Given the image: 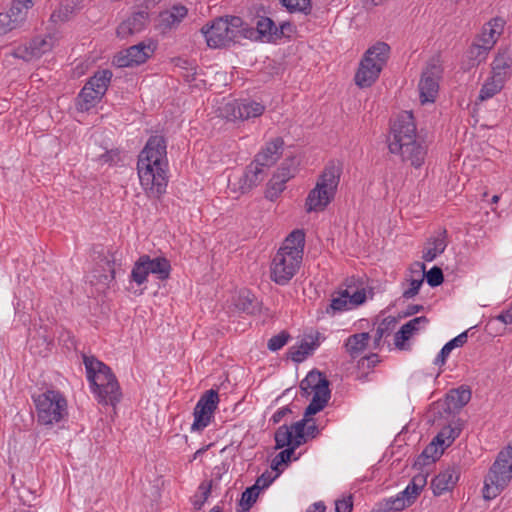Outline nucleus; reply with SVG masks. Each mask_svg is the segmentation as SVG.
Returning a JSON list of instances; mask_svg holds the SVG:
<instances>
[{
    "instance_id": "f257e3e1",
    "label": "nucleus",
    "mask_w": 512,
    "mask_h": 512,
    "mask_svg": "<svg viewBox=\"0 0 512 512\" xmlns=\"http://www.w3.org/2000/svg\"><path fill=\"white\" fill-rule=\"evenodd\" d=\"M167 144L163 136L149 137L138 156L140 184L149 198L160 199L168 185Z\"/></svg>"
},
{
    "instance_id": "f03ea898",
    "label": "nucleus",
    "mask_w": 512,
    "mask_h": 512,
    "mask_svg": "<svg viewBox=\"0 0 512 512\" xmlns=\"http://www.w3.org/2000/svg\"><path fill=\"white\" fill-rule=\"evenodd\" d=\"M388 148L398 154L403 161L416 168L425 160L426 148L417 140L416 124L412 112L403 111L391 124Z\"/></svg>"
},
{
    "instance_id": "7ed1b4c3",
    "label": "nucleus",
    "mask_w": 512,
    "mask_h": 512,
    "mask_svg": "<svg viewBox=\"0 0 512 512\" xmlns=\"http://www.w3.org/2000/svg\"><path fill=\"white\" fill-rule=\"evenodd\" d=\"M87 379L91 391L102 405L115 406L120 402L122 392L111 368L94 356L83 355Z\"/></svg>"
},
{
    "instance_id": "20e7f679",
    "label": "nucleus",
    "mask_w": 512,
    "mask_h": 512,
    "mask_svg": "<svg viewBox=\"0 0 512 512\" xmlns=\"http://www.w3.org/2000/svg\"><path fill=\"white\" fill-rule=\"evenodd\" d=\"M342 174V166L329 162L319 175L315 187L310 190L305 201L306 212L324 211L334 200Z\"/></svg>"
},
{
    "instance_id": "39448f33",
    "label": "nucleus",
    "mask_w": 512,
    "mask_h": 512,
    "mask_svg": "<svg viewBox=\"0 0 512 512\" xmlns=\"http://www.w3.org/2000/svg\"><path fill=\"white\" fill-rule=\"evenodd\" d=\"M390 47L385 42H377L371 46L360 61L355 74V84L360 88L372 86L386 65Z\"/></svg>"
},
{
    "instance_id": "423d86ee",
    "label": "nucleus",
    "mask_w": 512,
    "mask_h": 512,
    "mask_svg": "<svg viewBox=\"0 0 512 512\" xmlns=\"http://www.w3.org/2000/svg\"><path fill=\"white\" fill-rule=\"evenodd\" d=\"M512 479V446L502 449L484 480L483 497L496 498Z\"/></svg>"
},
{
    "instance_id": "0eeeda50",
    "label": "nucleus",
    "mask_w": 512,
    "mask_h": 512,
    "mask_svg": "<svg viewBox=\"0 0 512 512\" xmlns=\"http://www.w3.org/2000/svg\"><path fill=\"white\" fill-rule=\"evenodd\" d=\"M329 380L322 372L317 370L310 371L300 382L301 394L308 397L313 394L311 402L305 409V417H310L322 411L330 397Z\"/></svg>"
},
{
    "instance_id": "6e6552de",
    "label": "nucleus",
    "mask_w": 512,
    "mask_h": 512,
    "mask_svg": "<svg viewBox=\"0 0 512 512\" xmlns=\"http://www.w3.org/2000/svg\"><path fill=\"white\" fill-rule=\"evenodd\" d=\"M38 423L52 426L59 423L67 416V401L56 390H47L37 396H33Z\"/></svg>"
},
{
    "instance_id": "1a4fd4ad",
    "label": "nucleus",
    "mask_w": 512,
    "mask_h": 512,
    "mask_svg": "<svg viewBox=\"0 0 512 512\" xmlns=\"http://www.w3.org/2000/svg\"><path fill=\"white\" fill-rule=\"evenodd\" d=\"M171 264L163 256L151 258L149 255H141L135 262L131 271V280L142 285L147 281L149 274H153L157 279L165 281L170 278Z\"/></svg>"
},
{
    "instance_id": "9d476101",
    "label": "nucleus",
    "mask_w": 512,
    "mask_h": 512,
    "mask_svg": "<svg viewBox=\"0 0 512 512\" xmlns=\"http://www.w3.org/2000/svg\"><path fill=\"white\" fill-rule=\"evenodd\" d=\"M302 259L277 252L270 265V278L278 285H287L300 268Z\"/></svg>"
},
{
    "instance_id": "9b49d317",
    "label": "nucleus",
    "mask_w": 512,
    "mask_h": 512,
    "mask_svg": "<svg viewBox=\"0 0 512 512\" xmlns=\"http://www.w3.org/2000/svg\"><path fill=\"white\" fill-rule=\"evenodd\" d=\"M219 403V395L216 390H207L198 400L194 408V422L192 431H203L211 422L213 414Z\"/></svg>"
},
{
    "instance_id": "f8f14e48",
    "label": "nucleus",
    "mask_w": 512,
    "mask_h": 512,
    "mask_svg": "<svg viewBox=\"0 0 512 512\" xmlns=\"http://www.w3.org/2000/svg\"><path fill=\"white\" fill-rule=\"evenodd\" d=\"M155 48L156 45L151 41L140 42L118 53L113 64L119 68L138 66L153 55Z\"/></svg>"
},
{
    "instance_id": "ddd939ff",
    "label": "nucleus",
    "mask_w": 512,
    "mask_h": 512,
    "mask_svg": "<svg viewBox=\"0 0 512 512\" xmlns=\"http://www.w3.org/2000/svg\"><path fill=\"white\" fill-rule=\"evenodd\" d=\"M55 45V38L47 34L45 36H36L28 43L19 45L12 53L15 58L29 62L38 59L45 53L52 50Z\"/></svg>"
},
{
    "instance_id": "4468645a",
    "label": "nucleus",
    "mask_w": 512,
    "mask_h": 512,
    "mask_svg": "<svg viewBox=\"0 0 512 512\" xmlns=\"http://www.w3.org/2000/svg\"><path fill=\"white\" fill-rule=\"evenodd\" d=\"M265 110L261 103L250 100H234L225 104L222 113L227 120H248L263 114Z\"/></svg>"
},
{
    "instance_id": "2eb2a0df",
    "label": "nucleus",
    "mask_w": 512,
    "mask_h": 512,
    "mask_svg": "<svg viewBox=\"0 0 512 512\" xmlns=\"http://www.w3.org/2000/svg\"><path fill=\"white\" fill-rule=\"evenodd\" d=\"M471 389L468 386H460L456 389H451L442 403L437 404L438 414L440 417H452L453 419L460 412V410L469 403L471 400Z\"/></svg>"
},
{
    "instance_id": "dca6fc26",
    "label": "nucleus",
    "mask_w": 512,
    "mask_h": 512,
    "mask_svg": "<svg viewBox=\"0 0 512 512\" xmlns=\"http://www.w3.org/2000/svg\"><path fill=\"white\" fill-rule=\"evenodd\" d=\"M201 32L211 48L224 47L235 41L234 35L229 31L227 20L223 18L214 20L210 26H203Z\"/></svg>"
},
{
    "instance_id": "f3484780",
    "label": "nucleus",
    "mask_w": 512,
    "mask_h": 512,
    "mask_svg": "<svg viewBox=\"0 0 512 512\" xmlns=\"http://www.w3.org/2000/svg\"><path fill=\"white\" fill-rule=\"evenodd\" d=\"M441 69L436 64L429 65L423 72L419 81L421 103L434 102L438 94Z\"/></svg>"
},
{
    "instance_id": "a211bd4d",
    "label": "nucleus",
    "mask_w": 512,
    "mask_h": 512,
    "mask_svg": "<svg viewBox=\"0 0 512 512\" xmlns=\"http://www.w3.org/2000/svg\"><path fill=\"white\" fill-rule=\"evenodd\" d=\"M283 146L284 141L281 137L273 138L256 154L254 160L265 168H269L280 158Z\"/></svg>"
},
{
    "instance_id": "6ab92c4d",
    "label": "nucleus",
    "mask_w": 512,
    "mask_h": 512,
    "mask_svg": "<svg viewBox=\"0 0 512 512\" xmlns=\"http://www.w3.org/2000/svg\"><path fill=\"white\" fill-rule=\"evenodd\" d=\"M266 169L264 166L254 160L250 163L239 180V189L241 193H247L254 187L258 186L266 177Z\"/></svg>"
},
{
    "instance_id": "aec40b11",
    "label": "nucleus",
    "mask_w": 512,
    "mask_h": 512,
    "mask_svg": "<svg viewBox=\"0 0 512 512\" xmlns=\"http://www.w3.org/2000/svg\"><path fill=\"white\" fill-rule=\"evenodd\" d=\"M459 475V469L456 467H448L441 471L431 482L433 494L440 496L452 490L459 479Z\"/></svg>"
},
{
    "instance_id": "412c9836",
    "label": "nucleus",
    "mask_w": 512,
    "mask_h": 512,
    "mask_svg": "<svg viewBox=\"0 0 512 512\" xmlns=\"http://www.w3.org/2000/svg\"><path fill=\"white\" fill-rule=\"evenodd\" d=\"M305 246V233L301 229L293 230L283 241L282 246L277 252L296 258L303 259Z\"/></svg>"
},
{
    "instance_id": "4be33fe9",
    "label": "nucleus",
    "mask_w": 512,
    "mask_h": 512,
    "mask_svg": "<svg viewBox=\"0 0 512 512\" xmlns=\"http://www.w3.org/2000/svg\"><path fill=\"white\" fill-rule=\"evenodd\" d=\"M427 323L428 319L426 316H419L405 323L395 334V345L402 349L405 341L409 340L415 332L419 331Z\"/></svg>"
},
{
    "instance_id": "5701e85b",
    "label": "nucleus",
    "mask_w": 512,
    "mask_h": 512,
    "mask_svg": "<svg viewBox=\"0 0 512 512\" xmlns=\"http://www.w3.org/2000/svg\"><path fill=\"white\" fill-rule=\"evenodd\" d=\"M447 247V231L441 230L436 237L427 242V247L423 251L422 258L427 261H433L438 255L442 254Z\"/></svg>"
},
{
    "instance_id": "b1692460",
    "label": "nucleus",
    "mask_w": 512,
    "mask_h": 512,
    "mask_svg": "<svg viewBox=\"0 0 512 512\" xmlns=\"http://www.w3.org/2000/svg\"><path fill=\"white\" fill-rule=\"evenodd\" d=\"M188 9L183 5H174L169 10L160 14L161 24L165 28L177 27L182 20L187 16Z\"/></svg>"
},
{
    "instance_id": "393cba45",
    "label": "nucleus",
    "mask_w": 512,
    "mask_h": 512,
    "mask_svg": "<svg viewBox=\"0 0 512 512\" xmlns=\"http://www.w3.org/2000/svg\"><path fill=\"white\" fill-rule=\"evenodd\" d=\"M370 335L368 332L349 336L345 342L346 351L352 358L358 357L367 347Z\"/></svg>"
},
{
    "instance_id": "a878e982",
    "label": "nucleus",
    "mask_w": 512,
    "mask_h": 512,
    "mask_svg": "<svg viewBox=\"0 0 512 512\" xmlns=\"http://www.w3.org/2000/svg\"><path fill=\"white\" fill-rule=\"evenodd\" d=\"M101 94L91 88L88 84H85L77 98V108L80 111H88L94 107L102 98Z\"/></svg>"
},
{
    "instance_id": "bb28decb",
    "label": "nucleus",
    "mask_w": 512,
    "mask_h": 512,
    "mask_svg": "<svg viewBox=\"0 0 512 512\" xmlns=\"http://www.w3.org/2000/svg\"><path fill=\"white\" fill-rule=\"evenodd\" d=\"M411 272L421 273L423 279L426 278L427 283L431 287H437L444 281L443 271L440 267L434 266L428 272H425V264L421 262H415L412 265Z\"/></svg>"
},
{
    "instance_id": "cd10ccee",
    "label": "nucleus",
    "mask_w": 512,
    "mask_h": 512,
    "mask_svg": "<svg viewBox=\"0 0 512 512\" xmlns=\"http://www.w3.org/2000/svg\"><path fill=\"white\" fill-rule=\"evenodd\" d=\"M409 500L403 499L399 493L395 497H390L379 502L371 512H392V511H402L405 508L409 507Z\"/></svg>"
},
{
    "instance_id": "c85d7f7f",
    "label": "nucleus",
    "mask_w": 512,
    "mask_h": 512,
    "mask_svg": "<svg viewBox=\"0 0 512 512\" xmlns=\"http://www.w3.org/2000/svg\"><path fill=\"white\" fill-rule=\"evenodd\" d=\"M444 448V446L440 447V444L436 443V440L433 439L418 456L415 464L425 466L434 463L443 454Z\"/></svg>"
},
{
    "instance_id": "c756f323",
    "label": "nucleus",
    "mask_w": 512,
    "mask_h": 512,
    "mask_svg": "<svg viewBox=\"0 0 512 512\" xmlns=\"http://www.w3.org/2000/svg\"><path fill=\"white\" fill-rule=\"evenodd\" d=\"M468 339V332L464 331L460 333L458 336L453 338L452 340L448 341L440 350L438 356L435 359L436 365H443L446 362V359L448 358L451 351L456 347H462Z\"/></svg>"
},
{
    "instance_id": "7c9ffc66",
    "label": "nucleus",
    "mask_w": 512,
    "mask_h": 512,
    "mask_svg": "<svg viewBox=\"0 0 512 512\" xmlns=\"http://www.w3.org/2000/svg\"><path fill=\"white\" fill-rule=\"evenodd\" d=\"M256 29L261 39L276 41V32L278 31V27L269 17H259L256 22Z\"/></svg>"
},
{
    "instance_id": "2f4dec72",
    "label": "nucleus",
    "mask_w": 512,
    "mask_h": 512,
    "mask_svg": "<svg viewBox=\"0 0 512 512\" xmlns=\"http://www.w3.org/2000/svg\"><path fill=\"white\" fill-rule=\"evenodd\" d=\"M112 78V72L108 69L98 71L92 76L86 84H88L91 88H95L98 94L104 96L106 93L109 83Z\"/></svg>"
},
{
    "instance_id": "473e14b6",
    "label": "nucleus",
    "mask_w": 512,
    "mask_h": 512,
    "mask_svg": "<svg viewBox=\"0 0 512 512\" xmlns=\"http://www.w3.org/2000/svg\"><path fill=\"white\" fill-rule=\"evenodd\" d=\"M504 83L505 82L502 81V78H495L491 76L482 85L479 91L478 100L485 101L487 99L492 98L494 95H496L502 90V88L504 87Z\"/></svg>"
},
{
    "instance_id": "72a5a7b5",
    "label": "nucleus",
    "mask_w": 512,
    "mask_h": 512,
    "mask_svg": "<svg viewBox=\"0 0 512 512\" xmlns=\"http://www.w3.org/2000/svg\"><path fill=\"white\" fill-rule=\"evenodd\" d=\"M32 0H13L8 13L13 17V21L19 26L26 20L28 10L32 8Z\"/></svg>"
},
{
    "instance_id": "f704fd0d",
    "label": "nucleus",
    "mask_w": 512,
    "mask_h": 512,
    "mask_svg": "<svg viewBox=\"0 0 512 512\" xmlns=\"http://www.w3.org/2000/svg\"><path fill=\"white\" fill-rule=\"evenodd\" d=\"M235 307L246 314H254L258 310V303L249 291H242L235 300Z\"/></svg>"
},
{
    "instance_id": "c9c22d12",
    "label": "nucleus",
    "mask_w": 512,
    "mask_h": 512,
    "mask_svg": "<svg viewBox=\"0 0 512 512\" xmlns=\"http://www.w3.org/2000/svg\"><path fill=\"white\" fill-rule=\"evenodd\" d=\"M460 432L461 428L459 426H452L451 423H449L439 431L434 439L436 443L440 444V447H448L460 435Z\"/></svg>"
},
{
    "instance_id": "e433bc0d",
    "label": "nucleus",
    "mask_w": 512,
    "mask_h": 512,
    "mask_svg": "<svg viewBox=\"0 0 512 512\" xmlns=\"http://www.w3.org/2000/svg\"><path fill=\"white\" fill-rule=\"evenodd\" d=\"M349 291L348 289L343 290L338 294V296L333 297L330 305L326 308V313L329 315H334L337 312H343L351 308L349 300Z\"/></svg>"
},
{
    "instance_id": "4c0bfd02",
    "label": "nucleus",
    "mask_w": 512,
    "mask_h": 512,
    "mask_svg": "<svg viewBox=\"0 0 512 512\" xmlns=\"http://www.w3.org/2000/svg\"><path fill=\"white\" fill-rule=\"evenodd\" d=\"M287 181L285 179H281L280 176L274 174L272 178L267 183L265 197L270 201L276 200L280 194L285 190V184Z\"/></svg>"
},
{
    "instance_id": "58836bf2",
    "label": "nucleus",
    "mask_w": 512,
    "mask_h": 512,
    "mask_svg": "<svg viewBox=\"0 0 512 512\" xmlns=\"http://www.w3.org/2000/svg\"><path fill=\"white\" fill-rule=\"evenodd\" d=\"M274 439L276 449L292 447L294 443L293 431L290 430L289 426L282 425L276 430Z\"/></svg>"
},
{
    "instance_id": "ea45409f",
    "label": "nucleus",
    "mask_w": 512,
    "mask_h": 512,
    "mask_svg": "<svg viewBox=\"0 0 512 512\" xmlns=\"http://www.w3.org/2000/svg\"><path fill=\"white\" fill-rule=\"evenodd\" d=\"M511 67V60L505 55L497 56L492 63V76L502 78L505 82L507 78V70Z\"/></svg>"
},
{
    "instance_id": "a19ab883",
    "label": "nucleus",
    "mask_w": 512,
    "mask_h": 512,
    "mask_svg": "<svg viewBox=\"0 0 512 512\" xmlns=\"http://www.w3.org/2000/svg\"><path fill=\"white\" fill-rule=\"evenodd\" d=\"M280 3L291 13L300 12L309 15L312 10L311 0H279Z\"/></svg>"
},
{
    "instance_id": "79ce46f5",
    "label": "nucleus",
    "mask_w": 512,
    "mask_h": 512,
    "mask_svg": "<svg viewBox=\"0 0 512 512\" xmlns=\"http://www.w3.org/2000/svg\"><path fill=\"white\" fill-rule=\"evenodd\" d=\"M315 344L303 341L298 347L289 349V357L296 363L302 362L314 350Z\"/></svg>"
},
{
    "instance_id": "37998d69",
    "label": "nucleus",
    "mask_w": 512,
    "mask_h": 512,
    "mask_svg": "<svg viewBox=\"0 0 512 512\" xmlns=\"http://www.w3.org/2000/svg\"><path fill=\"white\" fill-rule=\"evenodd\" d=\"M310 422L309 417H305L296 423L292 424L290 430L293 431L294 443L293 446L298 448L302 444L306 443L305 428Z\"/></svg>"
},
{
    "instance_id": "c03bdc74",
    "label": "nucleus",
    "mask_w": 512,
    "mask_h": 512,
    "mask_svg": "<svg viewBox=\"0 0 512 512\" xmlns=\"http://www.w3.org/2000/svg\"><path fill=\"white\" fill-rule=\"evenodd\" d=\"M297 167L298 161L296 160V158H288L282 162L281 166L277 169V172L275 174L280 176L281 179H285L286 181H288L295 176Z\"/></svg>"
},
{
    "instance_id": "a18cd8bd",
    "label": "nucleus",
    "mask_w": 512,
    "mask_h": 512,
    "mask_svg": "<svg viewBox=\"0 0 512 512\" xmlns=\"http://www.w3.org/2000/svg\"><path fill=\"white\" fill-rule=\"evenodd\" d=\"M295 450L296 447L292 446L279 452L271 462V469L279 474L282 471L280 467L282 465H287L290 462Z\"/></svg>"
},
{
    "instance_id": "49530a36",
    "label": "nucleus",
    "mask_w": 512,
    "mask_h": 512,
    "mask_svg": "<svg viewBox=\"0 0 512 512\" xmlns=\"http://www.w3.org/2000/svg\"><path fill=\"white\" fill-rule=\"evenodd\" d=\"M259 495L258 485H253L245 489L242 493L239 505L243 511H248L256 502Z\"/></svg>"
},
{
    "instance_id": "de8ad7c7",
    "label": "nucleus",
    "mask_w": 512,
    "mask_h": 512,
    "mask_svg": "<svg viewBox=\"0 0 512 512\" xmlns=\"http://www.w3.org/2000/svg\"><path fill=\"white\" fill-rule=\"evenodd\" d=\"M173 62L175 67L181 68L186 71V73L183 74V77L186 79V81L190 82L195 80L196 66L194 65L193 62L181 57L173 59Z\"/></svg>"
},
{
    "instance_id": "09e8293b",
    "label": "nucleus",
    "mask_w": 512,
    "mask_h": 512,
    "mask_svg": "<svg viewBox=\"0 0 512 512\" xmlns=\"http://www.w3.org/2000/svg\"><path fill=\"white\" fill-rule=\"evenodd\" d=\"M147 20L148 13L145 11L136 12L126 19L135 34L141 32L144 29Z\"/></svg>"
},
{
    "instance_id": "8fccbe9b",
    "label": "nucleus",
    "mask_w": 512,
    "mask_h": 512,
    "mask_svg": "<svg viewBox=\"0 0 512 512\" xmlns=\"http://www.w3.org/2000/svg\"><path fill=\"white\" fill-rule=\"evenodd\" d=\"M489 50L490 48L486 47V45L483 43H474L468 51V57L469 59L480 63L485 60Z\"/></svg>"
},
{
    "instance_id": "3c124183",
    "label": "nucleus",
    "mask_w": 512,
    "mask_h": 512,
    "mask_svg": "<svg viewBox=\"0 0 512 512\" xmlns=\"http://www.w3.org/2000/svg\"><path fill=\"white\" fill-rule=\"evenodd\" d=\"M392 324H394V319L386 318L378 325L374 335V348L380 346L383 336L389 334Z\"/></svg>"
},
{
    "instance_id": "603ef678",
    "label": "nucleus",
    "mask_w": 512,
    "mask_h": 512,
    "mask_svg": "<svg viewBox=\"0 0 512 512\" xmlns=\"http://www.w3.org/2000/svg\"><path fill=\"white\" fill-rule=\"evenodd\" d=\"M289 338V333H287L286 331H282L269 339L267 347L271 351H277L288 342Z\"/></svg>"
},
{
    "instance_id": "864d4df0",
    "label": "nucleus",
    "mask_w": 512,
    "mask_h": 512,
    "mask_svg": "<svg viewBox=\"0 0 512 512\" xmlns=\"http://www.w3.org/2000/svg\"><path fill=\"white\" fill-rule=\"evenodd\" d=\"M20 27L18 23L13 21V17L8 13H0V36Z\"/></svg>"
},
{
    "instance_id": "5fc2aeb1",
    "label": "nucleus",
    "mask_w": 512,
    "mask_h": 512,
    "mask_svg": "<svg viewBox=\"0 0 512 512\" xmlns=\"http://www.w3.org/2000/svg\"><path fill=\"white\" fill-rule=\"evenodd\" d=\"M408 282L409 288L405 289L402 293V297L405 299L413 298L419 293L423 283V276H419L418 278H411L408 280Z\"/></svg>"
},
{
    "instance_id": "6e6d98bb",
    "label": "nucleus",
    "mask_w": 512,
    "mask_h": 512,
    "mask_svg": "<svg viewBox=\"0 0 512 512\" xmlns=\"http://www.w3.org/2000/svg\"><path fill=\"white\" fill-rule=\"evenodd\" d=\"M498 35H500V32L497 29L493 27L484 26L482 30L481 41L483 44L486 45V47L491 49L494 43L496 42V38Z\"/></svg>"
},
{
    "instance_id": "4d7b16f0",
    "label": "nucleus",
    "mask_w": 512,
    "mask_h": 512,
    "mask_svg": "<svg viewBox=\"0 0 512 512\" xmlns=\"http://www.w3.org/2000/svg\"><path fill=\"white\" fill-rule=\"evenodd\" d=\"M223 20H227V24L229 25V31L232 32V35H234V39H236L241 34L240 28L243 25L242 18L238 16H229L223 18Z\"/></svg>"
},
{
    "instance_id": "13d9d810",
    "label": "nucleus",
    "mask_w": 512,
    "mask_h": 512,
    "mask_svg": "<svg viewBox=\"0 0 512 512\" xmlns=\"http://www.w3.org/2000/svg\"><path fill=\"white\" fill-rule=\"evenodd\" d=\"M98 160L102 163L116 164L120 161V152L118 149L107 150L99 156Z\"/></svg>"
},
{
    "instance_id": "bf43d9fd",
    "label": "nucleus",
    "mask_w": 512,
    "mask_h": 512,
    "mask_svg": "<svg viewBox=\"0 0 512 512\" xmlns=\"http://www.w3.org/2000/svg\"><path fill=\"white\" fill-rule=\"evenodd\" d=\"M427 476L428 473H418L415 475L409 483L411 489L420 493L427 483Z\"/></svg>"
},
{
    "instance_id": "052dcab7",
    "label": "nucleus",
    "mask_w": 512,
    "mask_h": 512,
    "mask_svg": "<svg viewBox=\"0 0 512 512\" xmlns=\"http://www.w3.org/2000/svg\"><path fill=\"white\" fill-rule=\"evenodd\" d=\"M351 308L363 304L366 300L365 290H356L352 294L349 293L348 297Z\"/></svg>"
},
{
    "instance_id": "680f3d73",
    "label": "nucleus",
    "mask_w": 512,
    "mask_h": 512,
    "mask_svg": "<svg viewBox=\"0 0 512 512\" xmlns=\"http://www.w3.org/2000/svg\"><path fill=\"white\" fill-rule=\"evenodd\" d=\"M335 506L336 512H351L353 508L352 496H348L347 498L337 500Z\"/></svg>"
},
{
    "instance_id": "e2e57ef3",
    "label": "nucleus",
    "mask_w": 512,
    "mask_h": 512,
    "mask_svg": "<svg viewBox=\"0 0 512 512\" xmlns=\"http://www.w3.org/2000/svg\"><path fill=\"white\" fill-rule=\"evenodd\" d=\"M116 34L119 38H127L128 36H131V35H134L135 32L132 30L131 26L129 25V23L124 20L118 27H117V30H116Z\"/></svg>"
},
{
    "instance_id": "0e129e2a",
    "label": "nucleus",
    "mask_w": 512,
    "mask_h": 512,
    "mask_svg": "<svg viewBox=\"0 0 512 512\" xmlns=\"http://www.w3.org/2000/svg\"><path fill=\"white\" fill-rule=\"evenodd\" d=\"M399 495L402 496L403 499L407 498L409 500V505L411 506L419 496V492L414 491V489L412 490L411 485L408 484L407 487L399 493Z\"/></svg>"
},
{
    "instance_id": "69168bd1",
    "label": "nucleus",
    "mask_w": 512,
    "mask_h": 512,
    "mask_svg": "<svg viewBox=\"0 0 512 512\" xmlns=\"http://www.w3.org/2000/svg\"><path fill=\"white\" fill-rule=\"evenodd\" d=\"M211 489H212V480L209 481V482H202L200 485H199V492H200V497L203 499V501H207V499L209 498L210 494H211Z\"/></svg>"
},
{
    "instance_id": "338daca9",
    "label": "nucleus",
    "mask_w": 512,
    "mask_h": 512,
    "mask_svg": "<svg viewBox=\"0 0 512 512\" xmlns=\"http://www.w3.org/2000/svg\"><path fill=\"white\" fill-rule=\"evenodd\" d=\"M496 319L505 325L512 324V303L510 304L509 308L502 311Z\"/></svg>"
},
{
    "instance_id": "774afa93",
    "label": "nucleus",
    "mask_w": 512,
    "mask_h": 512,
    "mask_svg": "<svg viewBox=\"0 0 512 512\" xmlns=\"http://www.w3.org/2000/svg\"><path fill=\"white\" fill-rule=\"evenodd\" d=\"M291 413V410L289 407H282L280 409H278L274 414L273 416L271 417V421L274 423V424H277L279 423L287 414Z\"/></svg>"
}]
</instances>
